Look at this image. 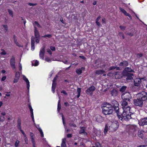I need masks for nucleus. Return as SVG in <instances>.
I'll return each instance as SVG.
<instances>
[{
  "mask_svg": "<svg viewBox=\"0 0 147 147\" xmlns=\"http://www.w3.org/2000/svg\"><path fill=\"white\" fill-rule=\"evenodd\" d=\"M35 41L36 43H39L40 41V38H35Z\"/></svg>",
  "mask_w": 147,
  "mask_h": 147,
  "instance_id": "e2e57ef3",
  "label": "nucleus"
},
{
  "mask_svg": "<svg viewBox=\"0 0 147 147\" xmlns=\"http://www.w3.org/2000/svg\"><path fill=\"white\" fill-rule=\"evenodd\" d=\"M144 133V131L143 130L139 131L138 134V136L139 137L142 138L144 136L143 134Z\"/></svg>",
  "mask_w": 147,
  "mask_h": 147,
  "instance_id": "393cba45",
  "label": "nucleus"
},
{
  "mask_svg": "<svg viewBox=\"0 0 147 147\" xmlns=\"http://www.w3.org/2000/svg\"><path fill=\"white\" fill-rule=\"evenodd\" d=\"M143 56V54L142 53H138L137 55V57L138 58L142 57Z\"/></svg>",
  "mask_w": 147,
  "mask_h": 147,
  "instance_id": "de8ad7c7",
  "label": "nucleus"
},
{
  "mask_svg": "<svg viewBox=\"0 0 147 147\" xmlns=\"http://www.w3.org/2000/svg\"><path fill=\"white\" fill-rule=\"evenodd\" d=\"M85 128H84V127H81V129L79 133L80 134H83L85 135H86L87 134V133L85 131Z\"/></svg>",
  "mask_w": 147,
  "mask_h": 147,
  "instance_id": "b1692460",
  "label": "nucleus"
},
{
  "mask_svg": "<svg viewBox=\"0 0 147 147\" xmlns=\"http://www.w3.org/2000/svg\"><path fill=\"white\" fill-rule=\"evenodd\" d=\"M128 65V62L126 61H123L121 62L119 65L120 66L126 67Z\"/></svg>",
  "mask_w": 147,
  "mask_h": 147,
  "instance_id": "5701e85b",
  "label": "nucleus"
},
{
  "mask_svg": "<svg viewBox=\"0 0 147 147\" xmlns=\"http://www.w3.org/2000/svg\"><path fill=\"white\" fill-rule=\"evenodd\" d=\"M45 47L43 46L41 49L40 51L39 56L40 58L42 59H44V53L45 52Z\"/></svg>",
  "mask_w": 147,
  "mask_h": 147,
  "instance_id": "2eb2a0df",
  "label": "nucleus"
},
{
  "mask_svg": "<svg viewBox=\"0 0 147 147\" xmlns=\"http://www.w3.org/2000/svg\"><path fill=\"white\" fill-rule=\"evenodd\" d=\"M136 126L134 125H129L127 126V132L129 134H133L136 131Z\"/></svg>",
  "mask_w": 147,
  "mask_h": 147,
  "instance_id": "423d86ee",
  "label": "nucleus"
},
{
  "mask_svg": "<svg viewBox=\"0 0 147 147\" xmlns=\"http://www.w3.org/2000/svg\"><path fill=\"white\" fill-rule=\"evenodd\" d=\"M125 70L126 72H134V70H132L131 68L129 67H126L125 69Z\"/></svg>",
  "mask_w": 147,
  "mask_h": 147,
  "instance_id": "cd10ccee",
  "label": "nucleus"
},
{
  "mask_svg": "<svg viewBox=\"0 0 147 147\" xmlns=\"http://www.w3.org/2000/svg\"><path fill=\"white\" fill-rule=\"evenodd\" d=\"M19 143V141L18 140H17L16 141L15 143V147H17Z\"/></svg>",
  "mask_w": 147,
  "mask_h": 147,
  "instance_id": "49530a36",
  "label": "nucleus"
},
{
  "mask_svg": "<svg viewBox=\"0 0 147 147\" xmlns=\"http://www.w3.org/2000/svg\"><path fill=\"white\" fill-rule=\"evenodd\" d=\"M15 59L14 56H12L10 60V65L12 68L13 69H16L15 65Z\"/></svg>",
  "mask_w": 147,
  "mask_h": 147,
  "instance_id": "9b49d317",
  "label": "nucleus"
},
{
  "mask_svg": "<svg viewBox=\"0 0 147 147\" xmlns=\"http://www.w3.org/2000/svg\"><path fill=\"white\" fill-rule=\"evenodd\" d=\"M8 11L9 12V14L12 17H13V11L12 10L9 9H8Z\"/></svg>",
  "mask_w": 147,
  "mask_h": 147,
  "instance_id": "f704fd0d",
  "label": "nucleus"
},
{
  "mask_svg": "<svg viewBox=\"0 0 147 147\" xmlns=\"http://www.w3.org/2000/svg\"><path fill=\"white\" fill-rule=\"evenodd\" d=\"M31 141L32 144V146L35 145L36 143L34 137L31 138Z\"/></svg>",
  "mask_w": 147,
  "mask_h": 147,
  "instance_id": "e433bc0d",
  "label": "nucleus"
},
{
  "mask_svg": "<svg viewBox=\"0 0 147 147\" xmlns=\"http://www.w3.org/2000/svg\"><path fill=\"white\" fill-rule=\"evenodd\" d=\"M5 120V117L2 116H0V121L3 122Z\"/></svg>",
  "mask_w": 147,
  "mask_h": 147,
  "instance_id": "c03bdc74",
  "label": "nucleus"
},
{
  "mask_svg": "<svg viewBox=\"0 0 147 147\" xmlns=\"http://www.w3.org/2000/svg\"><path fill=\"white\" fill-rule=\"evenodd\" d=\"M77 92L78 93L80 94L81 92V89L80 88H78L77 89Z\"/></svg>",
  "mask_w": 147,
  "mask_h": 147,
  "instance_id": "bf43d9fd",
  "label": "nucleus"
},
{
  "mask_svg": "<svg viewBox=\"0 0 147 147\" xmlns=\"http://www.w3.org/2000/svg\"><path fill=\"white\" fill-rule=\"evenodd\" d=\"M123 75L126 78L127 80H131L133 79V76H134V75L133 74L128 72H125L124 73Z\"/></svg>",
  "mask_w": 147,
  "mask_h": 147,
  "instance_id": "6e6552de",
  "label": "nucleus"
},
{
  "mask_svg": "<svg viewBox=\"0 0 147 147\" xmlns=\"http://www.w3.org/2000/svg\"><path fill=\"white\" fill-rule=\"evenodd\" d=\"M102 109L103 113L105 115H110L112 114L113 111L112 105L108 103L104 104Z\"/></svg>",
  "mask_w": 147,
  "mask_h": 147,
  "instance_id": "f257e3e1",
  "label": "nucleus"
},
{
  "mask_svg": "<svg viewBox=\"0 0 147 147\" xmlns=\"http://www.w3.org/2000/svg\"><path fill=\"white\" fill-rule=\"evenodd\" d=\"M32 64L35 66H37L38 64V62L36 60L35 62V63L34 65L33 64V62L32 63Z\"/></svg>",
  "mask_w": 147,
  "mask_h": 147,
  "instance_id": "09e8293b",
  "label": "nucleus"
},
{
  "mask_svg": "<svg viewBox=\"0 0 147 147\" xmlns=\"http://www.w3.org/2000/svg\"><path fill=\"white\" fill-rule=\"evenodd\" d=\"M59 96V98L60 99V97ZM60 99L59 100L58 102V107H57V110L58 111H59V110L61 109V105L60 103Z\"/></svg>",
  "mask_w": 147,
  "mask_h": 147,
  "instance_id": "7c9ffc66",
  "label": "nucleus"
},
{
  "mask_svg": "<svg viewBox=\"0 0 147 147\" xmlns=\"http://www.w3.org/2000/svg\"><path fill=\"white\" fill-rule=\"evenodd\" d=\"M23 78L24 80L27 85V88L28 90H29L30 87L29 82L28 79L24 75L23 76Z\"/></svg>",
  "mask_w": 147,
  "mask_h": 147,
  "instance_id": "a211bd4d",
  "label": "nucleus"
},
{
  "mask_svg": "<svg viewBox=\"0 0 147 147\" xmlns=\"http://www.w3.org/2000/svg\"><path fill=\"white\" fill-rule=\"evenodd\" d=\"M143 101L141 98L139 97V98L134 99V103L135 106L142 107L143 104Z\"/></svg>",
  "mask_w": 147,
  "mask_h": 147,
  "instance_id": "39448f33",
  "label": "nucleus"
},
{
  "mask_svg": "<svg viewBox=\"0 0 147 147\" xmlns=\"http://www.w3.org/2000/svg\"><path fill=\"white\" fill-rule=\"evenodd\" d=\"M45 60L49 62H51V59L48 57H46L45 58Z\"/></svg>",
  "mask_w": 147,
  "mask_h": 147,
  "instance_id": "37998d69",
  "label": "nucleus"
},
{
  "mask_svg": "<svg viewBox=\"0 0 147 147\" xmlns=\"http://www.w3.org/2000/svg\"><path fill=\"white\" fill-rule=\"evenodd\" d=\"M118 91L115 89H113L111 91V93L112 96H117L118 94Z\"/></svg>",
  "mask_w": 147,
  "mask_h": 147,
  "instance_id": "412c9836",
  "label": "nucleus"
},
{
  "mask_svg": "<svg viewBox=\"0 0 147 147\" xmlns=\"http://www.w3.org/2000/svg\"><path fill=\"white\" fill-rule=\"evenodd\" d=\"M108 130H109V128H108V127L107 126V125H106L105 126V127L104 129V131L105 134V135L106 134Z\"/></svg>",
  "mask_w": 147,
  "mask_h": 147,
  "instance_id": "c756f323",
  "label": "nucleus"
},
{
  "mask_svg": "<svg viewBox=\"0 0 147 147\" xmlns=\"http://www.w3.org/2000/svg\"><path fill=\"white\" fill-rule=\"evenodd\" d=\"M142 78H137L134 80V85L135 86L139 87L140 85V84L141 82V80Z\"/></svg>",
  "mask_w": 147,
  "mask_h": 147,
  "instance_id": "f8f14e48",
  "label": "nucleus"
},
{
  "mask_svg": "<svg viewBox=\"0 0 147 147\" xmlns=\"http://www.w3.org/2000/svg\"><path fill=\"white\" fill-rule=\"evenodd\" d=\"M76 72L78 75H80L82 73V70L80 68L77 69L76 70Z\"/></svg>",
  "mask_w": 147,
  "mask_h": 147,
  "instance_id": "2f4dec72",
  "label": "nucleus"
},
{
  "mask_svg": "<svg viewBox=\"0 0 147 147\" xmlns=\"http://www.w3.org/2000/svg\"><path fill=\"white\" fill-rule=\"evenodd\" d=\"M56 85L54 84H52V90L53 92L54 93L55 92V88Z\"/></svg>",
  "mask_w": 147,
  "mask_h": 147,
  "instance_id": "c9c22d12",
  "label": "nucleus"
},
{
  "mask_svg": "<svg viewBox=\"0 0 147 147\" xmlns=\"http://www.w3.org/2000/svg\"><path fill=\"white\" fill-rule=\"evenodd\" d=\"M61 93H63L65 95H67V93L64 90H62V91H61Z\"/></svg>",
  "mask_w": 147,
  "mask_h": 147,
  "instance_id": "680f3d73",
  "label": "nucleus"
},
{
  "mask_svg": "<svg viewBox=\"0 0 147 147\" xmlns=\"http://www.w3.org/2000/svg\"><path fill=\"white\" fill-rule=\"evenodd\" d=\"M95 90V87L94 86H92L86 90V92L87 94H89L92 93Z\"/></svg>",
  "mask_w": 147,
  "mask_h": 147,
  "instance_id": "4468645a",
  "label": "nucleus"
},
{
  "mask_svg": "<svg viewBox=\"0 0 147 147\" xmlns=\"http://www.w3.org/2000/svg\"><path fill=\"white\" fill-rule=\"evenodd\" d=\"M126 109L127 110H126V109H124V111L122 114V115L124 119L127 121L131 119H134L133 115L134 113L130 112V107H128Z\"/></svg>",
  "mask_w": 147,
  "mask_h": 147,
  "instance_id": "f03ea898",
  "label": "nucleus"
},
{
  "mask_svg": "<svg viewBox=\"0 0 147 147\" xmlns=\"http://www.w3.org/2000/svg\"><path fill=\"white\" fill-rule=\"evenodd\" d=\"M116 68V67L114 66H112L109 67V70H113L115 69Z\"/></svg>",
  "mask_w": 147,
  "mask_h": 147,
  "instance_id": "603ef678",
  "label": "nucleus"
},
{
  "mask_svg": "<svg viewBox=\"0 0 147 147\" xmlns=\"http://www.w3.org/2000/svg\"><path fill=\"white\" fill-rule=\"evenodd\" d=\"M111 125L109 127V129L110 131H113L117 130L119 125L117 121H113L111 123Z\"/></svg>",
  "mask_w": 147,
  "mask_h": 147,
  "instance_id": "7ed1b4c3",
  "label": "nucleus"
},
{
  "mask_svg": "<svg viewBox=\"0 0 147 147\" xmlns=\"http://www.w3.org/2000/svg\"><path fill=\"white\" fill-rule=\"evenodd\" d=\"M3 26L4 28V29L5 30V32H7L8 30L7 25H3Z\"/></svg>",
  "mask_w": 147,
  "mask_h": 147,
  "instance_id": "79ce46f5",
  "label": "nucleus"
},
{
  "mask_svg": "<svg viewBox=\"0 0 147 147\" xmlns=\"http://www.w3.org/2000/svg\"><path fill=\"white\" fill-rule=\"evenodd\" d=\"M19 79L15 77L14 80H13V82L14 83L17 82L18 80Z\"/></svg>",
  "mask_w": 147,
  "mask_h": 147,
  "instance_id": "13d9d810",
  "label": "nucleus"
},
{
  "mask_svg": "<svg viewBox=\"0 0 147 147\" xmlns=\"http://www.w3.org/2000/svg\"><path fill=\"white\" fill-rule=\"evenodd\" d=\"M20 76V74L19 72H17L16 74V78H19Z\"/></svg>",
  "mask_w": 147,
  "mask_h": 147,
  "instance_id": "a19ab883",
  "label": "nucleus"
},
{
  "mask_svg": "<svg viewBox=\"0 0 147 147\" xmlns=\"http://www.w3.org/2000/svg\"><path fill=\"white\" fill-rule=\"evenodd\" d=\"M28 4L30 6H35L37 5L36 3H28Z\"/></svg>",
  "mask_w": 147,
  "mask_h": 147,
  "instance_id": "4d7b16f0",
  "label": "nucleus"
},
{
  "mask_svg": "<svg viewBox=\"0 0 147 147\" xmlns=\"http://www.w3.org/2000/svg\"><path fill=\"white\" fill-rule=\"evenodd\" d=\"M105 73V71L103 69L97 70L95 71V73L98 75H101Z\"/></svg>",
  "mask_w": 147,
  "mask_h": 147,
  "instance_id": "4be33fe9",
  "label": "nucleus"
},
{
  "mask_svg": "<svg viewBox=\"0 0 147 147\" xmlns=\"http://www.w3.org/2000/svg\"><path fill=\"white\" fill-rule=\"evenodd\" d=\"M97 63H98V60H96L95 61L94 63V66L96 68H97L98 67L99 64H98L97 65L96 64Z\"/></svg>",
  "mask_w": 147,
  "mask_h": 147,
  "instance_id": "473e14b6",
  "label": "nucleus"
},
{
  "mask_svg": "<svg viewBox=\"0 0 147 147\" xmlns=\"http://www.w3.org/2000/svg\"><path fill=\"white\" fill-rule=\"evenodd\" d=\"M21 121L20 119H18V128L19 129H21Z\"/></svg>",
  "mask_w": 147,
  "mask_h": 147,
  "instance_id": "c85d7f7f",
  "label": "nucleus"
},
{
  "mask_svg": "<svg viewBox=\"0 0 147 147\" xmlns=\"http://www.w3.org/2000/svg\"><path fill=\"white\" fill-rule=\"evenodd\" d=\"M139 96L141 98L142 100L144 101H147V92H142L138 94Z\"/></svg>",
  "mask_w": 147,
  "mask_h": 147,
  "instance_id": "0eeeda50",
  "label": "nucleus"
},
{
  "mask_svg": "<svg viewBox=\"0 0 147 147\" xmlns=\"http://www.w3.org/2000/svg\"><path fill=\"white\" fill-rule=\"evenodd\" d=\"M95 146H93L92 147H100V144L98 143H97L95 144Z\"/></svg>",
  "mask_w": 147,
  "mask_h": 147,
  "instance_id": "864d4df0",
  "label": "nucleus"
},
{
  "mask_svg": "<svg viewBox=\"0 0 147 147\" xmlns=\"http://www.w3.org/2000/svg\"><path fill=\"white\" fill-rule=\"evenodd\" d=\"M119 35L120 36H122V38L123 39L124 38H125L124 36V34L123 33L121 32H119Z\"/></svg>",
  "mask_w": 147,
  "mask_h": 147,
  "instance_id": "a18cd8bd",
  "label": "nucleus"
},
{
  "mask_svg": "<svg viewBox=\"0 0 147 147\" xmlns=\"http://www.w3.org/2000/svg\"><path fill=\"white\" fill-rule=\"evenodd\" d=\"M62 62L65 64H68V62L67 60H63L62 61Z\"/></svg>",
  "mask_w": 147,
  "mask_h": 147,
  "instance_id": "69168bd1",
  "label": "nucleus"
},
{
  "mask_svg": "<svg viewBox=\"0 0 147 147\" xmlns=\"http://www.w3.org/2000/svg\"><path fill=\"white\" fill-rule=\"evenodd\" d=\"M119 9L121 12L125 16H128L130 18V19H131L132 17L131 16L129 13H127L125 10L121 7L119 8Z\"/></svg>",
  "mask_w": 147,
  "mask_h": 147,
  "instance_id": "dca6fc26",
  "label": "nucleus"
},
{
  "mask_svg": "<svg viewBox=\"0 0 147 147\" xmlns=\"http://www.w3.org/2000/svg\"><path fill=\"white\" fill-rule=\"evenodd\" d=\"M52 37V36L51 34H46L42 36V37L44 38L48 37L49 38H51Z\"/></svg>",
  "mask_w": 147,
  "mask_h": 147,
  "instance_id": "ea45409f",
  "label": "nucleus"
},
{
  "mask_svg": "<svg viewBox=\"0 0 147 147\" xmlns=\"http://www.w3.org/2000/svg\"><path fill=\"white\" fill-rule=\"evenodd\" d=\"M25 141V143L26 144H28V140L27 138L26 137H26H25V138L24 139Z\"/></svg>",
  "mask_w": 147,
  "mask_h": 147,
  "instance_id": "0e129e2a",
  "label": "nucleus"
},
{
  "mask_svg": "<svg viewBox=\"0 0 147 147\" xmlns=\"http://www.w3.org/2000/svg\"><path fill=\"white\" fill-rule=\"evenodd\" d=\"M121 98L123 100H127L128 102H130L131 99L132 98L131 94L128 92L122 93L121 95Z\"/></svg>",
  "mask_w": 147,
  "mask_h": 147,
  "instance_id": "20e7f679",
  "label": "nucleus"
},
{
  "mask_svg": "<svg viewBox=\"0 0 147 147\" xmlns=\"http://www.w3.org/2000/svg\"><path fill=\"white\" fill-rule=\"evenodd\" d=\"M69 125L71 127H76V125L73 123H69Z\"/></svg>",
  "mask_w": 147,
  "mask_h": 147,
  "instance_id": "58836bf2",
  "label": "nucleus"
},
{
  "mask_svg": "<svg viewBox=\"0 0 147 147\" xmlns=\"http://www.w3.org/2000/svg\"><path fill=\"white\" fill-rule=\"evenodd\" d=\"M50 49L51 50L54 51L55 50V49L54 47L51 46L50 47Z\"/></svg>",
  "mask_w": 147,
  "mask_h": 147,
  "instance_id": "338daca9",
  "label": "nucleus"
},
{
  "mask_svg": "<svg viewBox=\"0 0 147 147\" xmlns=\"http://www.w3.org/2000/svg\"><path fill=\"white\" fill-rule=\"evenodd\" d=\"M119 28H120L121 30H125L126 27L123 26H120Z\"/></svg>",
  "mask_w": 147,
  "mask_h": 147,
  "instance_id": "3c124183",
  "label": "nucleus"
},
{
  "mask_svg": "<svg viewBox=\"0 0 147 147\" xmlns=\"http://www.w3.org/2000/svg\"><path fill=\"white\" fill-rule=\"evenodd\" d=\"M40 131H39L41 135V136L43 137L44 136V134L42 129H40Z\"/></svg>",
  "mask_w": 147,
  "mask_h": 147,
  "instance_id": "052dcab7",
  "label": "nucleus"
},
{
  "mask_svg": "<svg viewBox=\"0 0 147 147\" xmlns=\"http://www.w3.org/2000/svg\"><path fill=\"white\" fill-rule=\"evenodd\" d=\"M140 125L144 126L147 125V117L141 119L138 121Z\"/></svg>",
  "mask_w": 147,
  "mask_h": 147,
  "instance_id": "1a4fd4ad",
  "label": "nucleus"
},
{
  "mask_svg": "<svg viewBox=\"0 0 147 147\" xmlns=\"http://www.w3.org/2000/svg\"><path fill=\"white\" fill-rule=\"evenodd\" d=\"M128 102V101H127V100H123L121 102V105L122 106V108H123V111H124V109H126V110H127L126 109H127L128 107H130L129 106H127Z\"/></svg>",
  "mask_w": 147,
  "mask_h": 147,
  "instance_id": "ddd939ff",
  "label": "nucleus"
},
{
  "mask_svg": "<svg viewBox=\"0 0 147 147\" xmlns=\"http://www.w3.org/2000/svg\"><path fill=\"white\" fill-rule=\"evenodd\" d=\"M28 107L30 109L31 114H33V110L32 107L30 104H29L28 105Z\"/></svg>",
  "mask_w": 147,
  "mask_h": 147,
  "instance_id": "72a5a7b5",
  "label": "nucleus"
},
{
  "mask_svg": "<svg viewBox=\"0 0 147 147\" xmlns=\"http://www.w3.org/2000/svg\"><path fill=\"white\" fill-rule=\"evenodd\" d=\"M112 105L113 109H114L115 111H117L119 110V108L118 107L119 104L118 102L115 100H113L112 102Z\"/></svg>",
  "mask_w": 147,
  "mask_h": 147,
  "instance_id": "9d476101",
  "label": "nucleus"
},
{
  "mask_svg": "<svg viewBox=\"0 0 147 147\" xmlns=\"http://www.w3.org/2000/svg\"><path fill=\"white\" fill-rule=\"evenodd\" d=\"M34 24L37 26L38 27L41 28V26L37 22V21H35L34 22Z\"/></svg>",
  "mask_w": 147,
  "mask_h": 147,
  "instance_id": "8fccbe9b",
  "label": "nucleus"
},
{
  "mask_svg": "<svg viewBox=\"0 0 147 147\" xmlns=\"http://www.w3.org/2000/svg\"><path fill=\"white\" fill-rule=\"evenodd\" d=\"M66 139L63 138L62 140V142L61 144V147H66Z\"/></svg>",
  "mask_w": 147,
  "mask_h": 147,
  "instance_id": "a878e982",
  "label": "nucleus"
},
{
  "mask_svg": "<svg viewBox=\"0 0 147 147\" xmlns=\"http://www.w3.org/2000/svg\"><path fill=\"white\" fill-rule=\"evenodd\" d=\"M35 37L32 36L31 39V49L33 50L35 49L34 43H35Z\"/></svg>",
  "mask_w": 147,
  "mask_h": 147,
  "instance_id": "f3484780",
  "label": "nucleus"
},
{
  "mask_svg": "<svg viewBox=\"0 0 147 147\" xmlns=\"http://www.w3.org/2000/svg\"><path fill=\"white\" fill-rule=\"evenodd\" d=\"M57 78V76H56L54 78L53 81V84H54L56 85V83L55 82Z\"/></svg>",
  "mask_w": 147,
  "mask_h": 147,
  "instance_id": "4c0bfd02",
  "label": "nucleus"
},
{
  "mask_svg": "<svg viewBox=\"0 0 147 147\" xmlns=\"http://www.w3.org/2000/svg\"><path fill=\"white\" fill-rule=\"evenodd\" d=\"M34 34L35 38H40V35H39V32L37 30L36 28L35 27H34Z\"/></svg>",
  "mask_w": 147,
  "mask_h": 147,
  "instance_id": "6ab92c4d",
  "label": "nucleus"
},
{
  "mask_svg": "<svg viewBox=\"0 0 147 147\" xmlns=\"http://www.w3.org/2000/svg\"><path fill=\"white\" fill-rule=\"evenodd\" d=\"M67 136L68 138H71L72 137V135L71 134H69L67 135Z\"/></svg>",
  "mask_w": 147,
  "mask_h": 147,
  "instance_id": "5fc2aeb1",
  "label": "nucleus"
},
{
  "mask_svg": "<svg viewBox=\"0 0 147 147\" xmlns=\"http://www.w3.org/2000/svg\"><path fill=\"white\" fill-rule=\"evenodd\" d=\"M20 131H21V132L22 133V134H23V135H24V137H26V134H25V133H24V131H23V130H22V129H20Z\"/></svg>",
  "mask_w": 147,
  "mask_h": 147,
  "instance_id": "6e6d98bb",
  "label": "nucleus"
},
{
  "mask_svg": "<svg viewBox=\"0 0 147 147\" xmlns=\"http://www.w3.org/2000/svg\"><path fill=\"white\" fill-rule=\"evenodd\" d=\"M116 113H117V116L118 117V118L120 120H121L122 121L123 117L122 116V113H121L119 112V110H117V111H115Z\"/></svg>",
  "mask_w": 147,
  "mask_h": 147,
  "instance_id": "aec40b11",
  "label": "nucleus"
},
{
  "mask_svg": "<svg viewBox=\"0 0 147 147\" xmlns=\"http://www.w3.org/2000/svg\"><path fill=\"white\" fill-rule=\"evenodd\" d=\"M127 88V87L126 86H123L120 89L119 91L122 93L124 92L126 89Z\"/></svg>",
  "mask_w": 147,
  "mask_h": 147,
  "instance_id": "bb28decb",
  "label": "nucleus"
},
{
  "mask_svg": "<svg viewBox=\"0 0 147 147\" xmlns=\"http://www.w3.org/2000/svg\"><path fill=\"white\" fill-rule=\"evenodd\" d=\"M6 78V77L5 76H4L1 79V81H4L5 80Z\"/></svg>",
  "mask_w": 147,
  "mask_h": 147,
  "instance_id": "774afa93",
  "label": "nucleus"
}]
</instances>
